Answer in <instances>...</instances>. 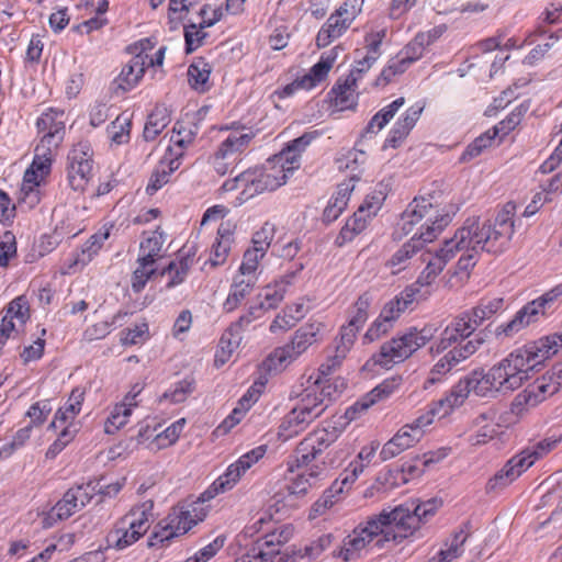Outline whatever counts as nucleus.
Segmentation results:
<instances>
[{
  "label": "nucleus",
  "mask_w": 562,
  "mask_h": 562,
  "mask_svg": "<svg viewBox=\"0 0 562 562\" xmlns=\"http://www.w3.org/2000/svg\"><path fill=\"white\" fill-rule=\"evenodd\" d=\"M330 371L331 370L328 371L325 369V373H323L319 370L323 378H318L313 385V389L317 391L321 398L324 400V404H327V406L335 401L347 386L346 381L342 378L338 376L334 380L326 378Z\"/></svg>",
  "instance_id": "nucleus-28"
},
{
  "label": "nucleus",
  "mask_w": 562,
  "mask_h": 562,
  "mask_svg": "<svg viewBox=\"0 0 562 562\" xmlns=\"http://www.w3.org/2000/svg\"><path fill=\"white\" fill-rule=\"evenodd\" d=\"M302 269L303 265L301 263L296 271L285 274L279 281H276L273 285H267L265 288L263 293L259 294L258 297H262L260 303L267 311L278 307V305L283 301L286 288L292 283V279L295 277V273Z\"/></svg>",
  "instance_id": "nucleus-25"
},
{
  "label": "nucleus",
  "mask_w": 562,
  "mask_h": 562,
  "mask_svg": "<svg viewBox=\"0 0 562 562\" xmlns=\"http://www.w3.org/2000/svg\"><path fill=\"white\" fill-rule=\"evenodd\" d=\"M403 379L401 375H394L385 379L382 383L376 385L370 393L364 395L361 400L357 401L352 406L347 408L346 417L355 419L358 413L367 411L375 402L385 400L391 396L402 384Z\"/></svg>",
  "instance_id": "nucleus-16"
},
{
  "label": "nucleus",
  "mask_w": 562,
  "mask_h": 562,
  "mask_svg": "<svg viewBox=\"0 0 562 562\" xmlns=\"http://www.w3.org/2000/svg\"><path fill=\"white\" fill-rule=\"evenodd\" d=\"M321 323H308L300 327L289 344L274 349L265 361L269 371H281L296 360L310 346L318 340Z\"/></svg>",
  "instance_id": "nucleus-7"
},
{
  "label": "nucleus",
  "mask_w": 562,
  "mask_h": 562,
  "mask_svg": "<svg viewBox=\"0 0 562 562\" xmlns=\"http://www.w3.org/2000/svg\"><path fill=\"white\" fill-rule=\"evenodd\" d=\"M195 134L196 132L192 128H187L182 123L177 122L170 136V143L179 148L177 153L183 154V149L193 142Z\"/></svg>",
  "instance_id": "nucleus-59"
},
{
  "label": "nucleus",
  "mask_w": 562,
  "mask_h": 562,
  "mask_svg": "<svg viewBox=\"0 0 562 562\" xmlns=\"http://www.w3.org/2000/svg\"><path fill=\"white\" fill-rule=\"evenodd\" d=\"M562 386V360L557 362L550 371L537 379L532 384L528 385L516 401L519 404L536 406L547 397L555 394Z\"/></svg>",
  "instance_id": "nucleus-11"
},
{
  "label": "nucleus",
  "mask_w": 562,
  "mask_h": 562,
  "mask_svg": "<svg viewBox=\"0 0 562 562\" xmlns=\"http://www.w3.org/2000/svg\"><path fill=\"white\" fill-rule=\"evenodd\" d=\"M211 67L203 60L192 63L188 68V79L191 87L200 92H205L209 87Z\"/></svg>",
  "instance_id": "nucleus-43"
},
{
  "label": "nucleus",
  "mask_w": 562,
  "mask_h": 562,
  "mask_svg": "<svg viewBox=\"0 0 562 562\" xmlns=\"http://www.w3.org/2000/svg\"><path fill=\"white\" fill-rule=\"evenodd\" d=\"M418 430L411 432L409 427H402L382 448L380 457L390 460L418 442Z\"/></svg>",
  "instance_id": "nucleus-24"
},
{
  "label": "nucleus",
  "mask_w": 562,
  "mask_h": 562,
  "mask_svg": "<svg viewBox=\"0 0 562 562\" xmlns=\"http://www.w3.org/2000/svg\"><path fill=\"white\" fill-rule=\"evenodd\" d=\"M156 267L153 260L138 257L137 267L133 272L131 286L135 293L144 290L147 281L156 273Z\"/></svg>",
  "instance_id": "nucleus-44"
},
{
  "label": "nucleus",
  "mask_w": 562,
  "mask_h": 562,
  "mask_svg": "<svg viewBox=\"0 0 562 562\" xmlns=\"http://www.w3.org/2000/svg\"><path fill=\"white\" fill-rule=\"evenodd\" d=\"M300 158L299 154L285 147L269 161L273 167L282 169L288 178L290 173L300 168Z\"/></svg>",
  "instance_id": "nucleus-50"
},
{
  "label": "nucleus",
  "mask_w": 562,
  "mask_h": 562,
  "mask_svg": "<svg viewBox=\"0 0 562 562\" xmlns=\"http://www.w3.org/2000/svg\"><path fill=\"white\" fill-rule=\"evenodd\" d=\"M389 542L398 544L402 542V536L391 520L389 510L383 509L380 514L357 525L344 538L341 546L331 552V557L344 562H351L368 555L374 549L385 548Z\"/></svg>",
  "instance_id": "nucleus-4"
},
{
  "label": "nucleus",
  "mask_w": 562,
  "mask_h": 562,
  "mask_svg": "<svg viewBox=\"0 0 562 562\" xmlns=\"http://www.w3.org/2000/svg\"><path fill=\"white\" fill-rule=\"evenodd\" d=\"M297 406L303 411L311 412V416L317 418L327 408V404H324V400L321 398L317 391L312 387L306 390Z\"/></svg>",
  "instance_id": "nucleus-51"
},
{
  "label": "nucleus",
  "mask_w": 562,
  "mask_h": 562,
  "mask_svg": "<svg viewBox=\"0 0 562 562\" xmlns=\"http://www.w3.org/2000/svg\"><path fill=\"white\" fill-rule=\"evenodd\" d=\"M558 445V440L543 439L531 447H527L517 456L524 459V464L529 469L538 459L550 452Z\"/></svg>",
  "instance_id": "nucleus-48"
},
{
  "label": "nucleus",
  "mask_w": 562,
  "mask_h": 562,
  "mask_svg": "<svg viewBox=\"0 0 562 562\" xmlns=\"http://www.w3.org/2000/svg\"><path fill=\"white\" fill-rule=\"evenodd\" d=\"M257 278L255 276L243 277L240 273L234 278L228 296L224 303L227 312L234 311L243 300L250 294Z\"/></svg>",
  "instance_id": "nucleus-27"
},
{
  "label": "nucleus",
  "mask_w": 562,
  "mask_h": 562,
  "mask_svg": "<svg viewBox=\"0 0 562 562\" xmlns=\"http://www.w3.org/2000/svg\"><path fill=\"white\" fill-rule=\"evenodd\" d=\"M244 189L241 194L246 199L266 191H274L286 182V175L280 168L268 161L262 167L249 168L243 171Z\"/></svg>",
  "instance_id": "nucleus-10"
},
{
  "label": "nucleus",
  "mask_w": 562,
  "mask_h": 562,
  "mask_svg": "<svg viewBox=\"0 0 562 562\" xmlns=\"http://www.w3.org/2000/svg\"><path fill=\"white\" fill-rule=\"evenodd\" d=\"M419 290L416 285L406 286L400 294L384 304L380 315L382 319L394 322L414 304Z\"/></svg>",
  "instance_id": "nucleus-23"
},
{
  "label": "nucleus",
  "mask_w": 562,
  "mask_h": 562,
  "mask_svg": "<svg viewBox=\"0 0 562 562\" xmlns=\"http://www.w3.org/2000/svg\"><path fill=\"white\" fill-rule=\"evenodd\" d=\"M499 127L494 126L492 130H488L484 134L476 137L471 144L468 145L465 150L463 151L460 160L463 162L470 161L471 159L481 155V153L492 145V142L499 134Z\"/></svg>",
  "instance_id": "nucleus-42"
},
{
  "label": "nucleus",
  "mask_w": 562,
  "mask_h": 562,
  "mask_svg": "<svg viewBox=\"0 0 562 562\" xmlns=\"http://www.w3.org/2000/svg\"><path fill=\"white\" fill-rule=\"evenodd\" d=\"M176 537H179V535L166 518L157 525L156 530L149 537L148 547L164 546L165 542Z\"/></svg>",
  "instance_id": "nucleus-55"
},
{
  "label": "nucleus",
  "mask_w": 562,
  "mask_h": 562,
  "mask_svg": "<svg viewBox=\"0 0 562 562\" xmlns=\"http://www.w3.org/2000/svg\"><path fill=\"white\" fill-rule=\"evenodd\" d=\"M349 26L335 14H330L326 23L321 27L316 36V45L319 48L328 46L334 40L340 37Z\"/></svg>",
  "instance_id": "nucleus-39"
},
{
  "label": "nucleus",
  "mask_w": 562,
  "mask_h": 562,
  "mask_svg": "<svg viewBox=\"0 0 562 562\" xmlns=\"http://www.w3.org/2000/svg\"><path fill=\"white\" fill-rule=\"evenodd\" d=\"M144 522L134 525L130 517L120 518L106 535L108 547L115 550H124L138 541L144 536Z\"/></svg>",
  "instance_id": "nucleus-15"
},
{
  "label": "nucleus",
  "mask_w": 562,
  "mask_h": 562,
  "mask_svg": "<svg viewBox=\"0 0 562 562\" xmlns=\"http://www.w3.org/2000/svg\"><path fill=\"white\" fill-rule=\"evenodd\" d=\"M427 37V44L430 43L431 35L418 34L413 42L405 47V56L401 59L391 60L390 64L381 71L375 80V86H386L394 76L403 74L407 67L417 60L424 49Z\"/></svg>",
  "instance_id": "nucleus-13"
},
{
  "label": "nucleus",
  "mask_w": 562,
  "mask_h": 562,
  "mask_svg": "<svg viewBox=\"0 0 562 562\" xmlns=\"http://www.w3.org/2000/svg\"><path fill=\"white\" fill-rule=\"evenodd\" d=\"M80 507L76 501V496L74 495L71 488H69L63 496V498L57 502V504L53 507V514L58 519H67L76 512H79Z\"/></svg>",
  "instance_id": "nucleus-53"
},
{
  "label": "nucleus",
  "mask_w": 562,
  "mask_h": 562,
  "mask_svg": "<svg viewBox=\"0 0 562 562\" xmlns=\"http://www.w3.org/2000/svg\"><path fill=\"white\" fill-rule=\"evenodd\" d=\"M194 380L186 378L182 381L176 383L173 389L165 392L160 401L165 398L175 404L182 403L194 391Z\"/></svg>",
  "instance_id": "nucleus-52"
},
{
  "label": "nucleus",
  "mask_w": 562,
  "mask_h": 562,
  "mask_svg": "<svg viewBox=\"0 0 562 562\" xmlns=\"http://www.w3.org/2000/svg\"><path fill=\"white\" fill-rule=\"evenodd\" d=\"M373 296L370 292H364L357 301L353 303V305L350 307V318L349 322L353 325L359 326L362 328V326L366 324L368 316H369V308L372 304Z\"/></svg>",
  "instance_id": "nucleus-49"
},
{
  "label": "nucleus",
  "mask_w": 562,
  "mask_h": 562,
  "mask_svg": "<svg viewBox=\"0 0 562 562\" xmlns=\"http://www.w3.org/2000/svg\"><path fill=\"white\" fill-rule=\"evenodd\" d=\"M67 160L68 186L74 191H85L92 178L93 171V161L89 147L85 144H78L69 151Z\"/></svg>",
  "instance_id": "nucleus-12"
},
{
  "label": "nucleus",
  "mask_w": 562,
  "mask_h": 562,
  "mask_svg": "<svg viewBox=\"0 0 562 562\" xmlns=\"http://www.w3.org/2000/svg\"><path fill=\"white\" fill-rule=\"evenodd\" d=\"M435 331L436 329L431 325L424 326L422 329L411 327L402 335L384 342L380 347V351L372 355L370 361L374 366L389 369L395 363L403 362L424 347L434 337Z\"/></svg>",
  "instance_id": "nucleus-6"
},
{
  "label": "nucleus",
  "mask_w": 562,
  "mask_h": 562,
  "mask_svg": "<svg viewBox=\"0 0 562 562\" xmlns=\"http://www.w3.org/2000/svg\"><path fill=\"white\" fill-rule=\"evenodd\" d=\"M165 233L157 228L140 243V255L139 257L153 260L156 263L157 258L160 257V251L165 243Z\"/></svg>",
  "instance_id": "nucleus-46"
},
{
  "label": "nucleus",
  "mask_w": 562,
  "mask_h": 562,
  "mask_svg": "<svg viewBox=\"0 0 562 562\" xmlns=\"http://www.w3.org/2000/svg\"><path fill=\"white\" fill-rule=\"evenodd\" d=\"M194 255H195L194 251L191 252V250H189L187 254H184L180 258L179 263L172 261L162 270V274H165V273L171 274L175 271L173 277L167 284L168 288H172L177 284H180L184 280V277L187 276V273L193 262Z\"/></svg>",
  "instance_id": "nucleus-47"
},
{
  "label": "nucleus",
  "mask_w": 562,
  "mask_h": 562,
  "mask_svg": "<svg viewBox=\"0 0 562 562\" xmlns=\"http://www.w3.org/2000/svg\"><path fill=\"white\" fill-rule=\"evenodd\" d=\"M405 99L403 97L397 98L389 105L381 109L378 113H375L372 119L369 121L362 137L368 134H375L381 131L397 113V111L404 105Z\"/></svg>",
  "instance_id": "nucleus-36"
},
{
  "label": "nucleus",
  "mask_w": 562,
  "mask_h": 562,
  "mask_svg": "<svg viewBox=\"0 0 562 562\" xmlns=\"http://www.w3.org/2000/svg\"><path fill=\"white\" fill-rule=\"evenodd\" d=\"M504 307L503 297L483 299L471 310L464 311L454 316L452 321L443 328L438 339L431 345V353H442L452 345L459 341H465L474 337L476 328L484 321L490 319Z\"/></svg>",
  "instance_id": "nucleus-5"
},
{
  "label": "nucleus",
  "mask_w": 562,
  "mask_h": 562,
  "mask_svg": "<svg viewBox=\"0 0 562 562\" xmlns=\"http://www.w3.org/2000/svg\"><path fill=\"white\" fill-rule=\"evenodd\" d=\"M131 413L132 412L128 407L116 404L105 423V432L114 434L116 430L123 427L127 423V418L130 417Z\"/></svg>",
  "instance_id": "nucleus-60"
},
{
  "label": "nucleus",
  "mask_w": 562,
  "mask_h": 562,
  "mask_svg": "<svg viewBox=\"0 0 562 562\" xmlns=\"http://www.w3.org/2000/svg\"><path fill=\"white\" fill-rule=\"evenodd\" d=\"M515 204L508 202L496 214L493 222L486 220L480 221V217H469L463 223L452 238L447 239L443 247L436 255L429 256V259L423 255V260L427 261L426 270L438 276L446 265L462 249L477 251L485 249L491 254L503 252L509 245L514 234Z\"/></svg>",
  "instance_id": "nucleus-1"
},
{
  "label": "nucleus",
  "mask_w": 562,
  "mask_h": 562,
  "mask_svg": "<svg viewBox=\"0 0 562 562\" xmlns=\"http://www.w3.org/2000/svg\"><path fill=\"white\" fill-rule=\"evenodd\" d=\"M326 476V468L322 465H314L307 472H303L294 477L288 486L290 494L304 495L308 488L315 485L318 481Z\"/></svg>",
  "instance_id": "nucleus-30"
},
{
  "label": "nucleus",
  "mask_w": 562,
  "mask_h": 562,
  "mask_svg": "<svg viewBox=\"0 0 562 562\" xmlns=\"http://www.w3.org/2000/svg\"><path fill=\"white\" fill-rule=\"evenodd\" d=\"M113 225L104 226L101 231L92 235L82 246L81 254L78 256L77 261L87 263L99 252L104 240L110 237Z\"/></svg>",
  "instance_id": "nucleus-41"
},
{
  "label": "nucleus",
  "mask_w": 562,
  "mask_h": 562,
  "mask_svg": "<svg viewBox=\"0 0 562 562\" xmlns=\"http://www.w3.org/2000/svg\"><path fill=\"white\" fill-rule=\"evenodd\" d=\"M339 484H331L323 495L314 503L312 512L315 516L323 515L327 509L331 508L337 502V496L340 494L338 490Z\"/></svg>",
  "instance_id": "nucleus-61"
},
{
  "label": "nucleus",
  "mask_w": 562,
  "mask_h": 562,
  "mask_svg": "<svg viewBox=\"0 0 562 562\" xmlns=\"http://www.w3.org/2000/svg\"><path fill=\"white\" fill-rule=\"evenodd\" d=\"M436 509L437 502L435 499L419 504L415 501H411L396 506L390 510L389 514L397 532L401 533L403 541L419 528L423 520L432 516Z\"/></svg>",
  "instance_id": "nucleus-9"
},
{
  "label": "nucleus",
  "mask_w": 562,
  "mask_h": 562,
  "mask_svg": "<svg viewBox=\"0 0 562 562\" xmlns=\"http://www.w3.org/2000/svg\"><path fill=\"white\" fill-rule=\"evenodd\" d=\"M170 153V157L167 155L159 161L156 169L153 171L149 182L146 187V192L148 194H154L157 192L162 186L168 183L170 175L176 171L179 166V159L182 157V153H173L172 147H168Z\"/></svg>",
  "instance_id": "nucleus-19"
},
{
  "label": "nucleus",
  "mask_w": 562,
  "mask_h": 562,
  "mask_svg": "<svg viewBox=\"0 0 562 562\" xmlns=\"http://www.w3.org/2000/svg\"><path fill=\"white\" fill-rule=\"evenodd\" d=\"M170 116L165 106H156L148 115L143 136L146 142H151L168 126Z\"/></svg>",
  "instance_id": "nucleus-37"
},
{
  "label": "nucleus",
  "mask_w": 562,
  "mask_h": 562,
  "mask_svg": "<svg viewBox=\"0 0 562 562\" xmlns=\"http://www.w3.org/2000/svg\"><path fill=\"white\" fill-rule=\"evenodd\" d=\"M363 0H346L334 13L342 20L347 26H350L353 20L362 10Z\"/></svg>",
  "instance_id": "nucleus-63"
},
{
  "label": "nucleus",
  "mask_w": 562,
  "mask_h": 562,
  "mask_svg": "<svg viewBox=\"0 0 562 562\" xmlns=\"http://www.w3.org/2000/svg\"><path fill=\"white\" fill-rule=\"evenodd\" d=\"M329 70V63L319 59V61L311 68L310 72L302 77V82L311 90L326 79Z\"/></svg>",
  "instance_id": "nucleus-58"
},
{
  "label": "nucleus",
  "mask_w": 562,
  "mask_h": 562,
  "mask_svg": "<svg viewBox=\"0 0 562 562\" xmlns=\"http://www.w3.org/2000/svg\"><path fill=\"white\" fill-rule=\"evenodd\" d=\"M292 536L293 529L290 526H281L267 533L263 543H257L256 546H262L265 550H274L273 547L288 542Z\"/></svg>",
  "instance_id": "nucleus-57"
},
{
  "label": "nucleus",
  "mask_w": 562,
  "mask_h": 562,
  "mask_svg": "<svg viewBox=\"0 0 562 562\" xmlns=\"http://www.w3.org/2000/svg\"><path fill=\"white\" fill-rule=\"evenodd\" d=\"M225 537L218 536L212 542L200 549L193 557L187 559V562H207L224 546Z\"/></svg>",
  "instance_id": "nucleus-64"
},
{
  "label": "nucleus",
  "mask_w": 562,
  "mask_h": 562,
  "mask_svg": "<svg viewBox=\"0 0 562 562\" xmlns=\"http://www.w3.org/2000/svg\"><path fill=\"white\" fill-rule=\"evenodd\" d=\"M527 469L524 464V459H520L517 454L509 459L506 464L491 477L486 484V492H497L519 477Z\"/></svg>",
  "instance_id": "nucleus-20"
},
{
  "label": "nucleus",
  "mask_w": 562,
  "mask_h": 562,
  "mask_svg": "<svg viewBox=\"0 0 562 562\" xmlns=\"http://www.w3.org/2000/svg\"><path fill=\"white\" fill-rule=\"evenodd\" d=\"M233 243V233L231 223H222L217 229V237L212 247V256L210 261L212 266L216 267L223 265L231 251Z\"/></svg>",
  "instance_id": "nucleus-29"
},
{
  "label": "nucleus",
  "mask_w": 562,
  "mask_h": 562,
  "mask_svg": "<svg viewBox=\"0 0 562 562\" xmlns=\"http://www.w3.org/2000/svg\"><path fill=\"white\" fill-rule=\"evenodd\" d=\"M52 409L53 407L49 400L38 401L31 405L26 412V416L31 419L30 425H32V427L42 425L52 413Z\"/></svg>",
  "instance_id": "nucleus-62"
},
{
  "label": "nucleus",
  "mask_w": 562,
  "mask_h": 562,
  "mask_svg": "<svg viewBox=\"0 0 562 562\" xmlns=\"http://www.w3.org/2000/svg\"><path fill=\"white\" fill-rule=\"evenodd\" d=\"M335 432L325 429L315 431L304 438L297 446L294 458L297 467L308 465L316 460L333 442Z\"/></svg>",
  "instance_id": "nucleus-14"
},
{
  "label": "nucleus",
  "mask_w": 562,
  "mask_h": 562,
  "mask_svg": "<svg viewBox=\"0 0 562 562\" xmlns=\"http://www.w3.org/2000/svg\"><path fill=\"white\" fill-rule=\"evenodd\" d=\"M334 540L335 536L333 533H324L303 548L304 554L308 560H314L329 549L333 546Z\"/></svg>",
  "instance_id": "nucleus-56"
},
{
  "label": "nucleus",
  "mask_w": 562,
  "mask_h": 562,
  "mask_svg": "<svg viewBox=\"0 0 562 562\" xmlns=\"http://www.w3.org/2000/svg\"><path fill=\"white\" fill-rule=\"evenodd\" d=\"M5 315L16 319L19 326H23L30 318V306L25 296H18L12 300L5 310Z\"/></svg>",
  "instance_id": "nucleus-54"
},
{
  "label": "nucleus",
  "mask_w": 562,
  "mask_h": 562,
  "mask_svg": "<svg viewBox=\"0 0 562 562\" xmlns=\"http://www.w3.org/2000/svg\"><path fill=\"white\" fill-rule=\"evenodd\" d=\"M311 412L302 411L297 405L293 407L283 418L280 430L286 432V437L297 435L315 418L310 415Z\"/></svg>",
  "instance_id": "nucleus-32"
},
{
  "label": "nucleus",
  "mask_w": 562,
  "mask_h": 562,
  "mask_svg": "<svg viewBox=\"0 0 562 562\" xmlns=\"http://www.w3.org/2000/svg\"><path fill=\"white\" fill-rule=\"evenodd\" d=\"M538 310L532 307V304L527 303L521 310H519L514 318L508 322L506 325H502L496 329L497 334H505L506 336H510L515 333H518L529 324L537 321Z\"/></svg>",
  "instance_id": "nucleus-35"
},
{
  "label": "nucleus",
  "mask_w": 562,
  "mask_h": 562,
  "mask_svg": "<svg viewBox=\"0 0 562 562\" xmlns=\"http://www.w3.org/2000/svg\"><path fill=\"white\" fill-rule=\"evenodd\" d=\"M131 117L122 113L108 126L106 132L112 143L116 145L125 144L130 140Z\"/></svg>",
  "instance_id": "nucleus-45"
},
{
  "label": "nucleus",
  "mask_w": 562,
  "mask_h": 562,
  "mask_svg": "<svg viewBox=\"0 0 562 562\" xmlns=\"http://www.w3.org/2000/svg\"><path fill=\"white\" fill-rule=\"evenodd\" d=\"M203 503L201 496L198 502L176 508L167 516V520L172 525L179 536L184 535L205 518L206 512L202 507Z\"/></svg>",
  "instance_id": "nucleus-17"
},
{
  "label": "nucleus",
  "mask_w": 562,
  "mask_h": 562,
  "mask_svg": "<svg viewBox=\"0 0 562 562\" xmlns=\"http://www.w3.org/2000/svg\"><path fill=\"white\" fill-rule=\"evenodd\" d=\"M146 57L143 54H137L123 67L121 74L115 79L119 89L126 92L138 83L145 72Z\"/></svg>",
  "instance_id": "nucleus-26"
},
{
  "label": "nucleus",
  "mask_w": 562,
  "mask_h": 562,
  "mask_svg": "<svg viewBox=\"0 0 562 562\" xmlns=\"http://www.w3.org/2000/svg\"><path fill=\"white\" fill-rule=\"evenodd\" d=\"M85 398V391L76 387L72 390L68 402L65 407L59 408L56 414L54 420L50 423L49 428H56L57 423L66 424L75 419V417L81 411V404Z\"/></svg>",
  "instance_id": "nucleus-34"
},
{
  "label": "nucleus",
  "mask_w": 562,
  "mask_h": 562,
  "mask_svg": "<svg viewBox=\"0 0 562 562\" xmlns=\"http://www.w3.org/2000/svg\"><path fill=\"white\" fill-rule=\"evenodd\" d=\"M485 341L486 334L484 330H480L473 338L452 345L450 347L451 349L439 358L430 369L428 376L424 382V389H429L440 382L442 378L456 366L474 355L485 344Z\"/></svg>",
  "instance_id": "nucleus-8"
},
{
  "label": "nucleus",
  "mask_w": 562,
  "mask_h": 562,
  "mask_svg": "<svg viewBox=\"0 0 562 562\" xmlns=\"http://www.w3.org/2000/svg\"><path fill=\"white\" fill-rule=\"evenodd\" d=\"M451 221L452 214L450 212L439 210L429 199L415 198L403 212L400 225L403 234L408 235L420 223L419 233L416 232L386 262L387 267L396 268L392 273L395 274L405 269L408 260L426 243H431Z\"/></svg>",
  "instance_id": "nucleus-2"
},
{
  "label": "nucleus",
  "mask_w": 562,
  "mask_h": 562,
  "mask_svg": "<svg viewBox=\"0 0 562 562\" xmlns=\"http://www.w3.org/2000/svg\"><path fill=\"white\" fill-rule=\"evenodd\" d=\"M472 392L481 397L492 396L498 392V384L492 380V369L487 373L482 371H473L469 374Z\"/></svg>",
  "instance_id": "nucleus-40"
},
{
  "label": "nucleus",
  "mask_w": 562,
  "mask_h": 562,
  "mask_svg": "<svg viewBox=\"0 0 562 562\" xmlns=\"http://www.w3.org/2000/svg\"><path fill=\"white\" fill-rule=\"evenodd\" d=\"M245 473L239 469L238 464H231L226 472L214 481L212 486L202 494V501L213 498L218 493H224L231 490L240 479L241 474Z\"/></svg>",
  "instance_id": "nucleus-33"
},
{
  "label": "nucleus",
  "mask_w": 562,
  "mask_h": 562,
  "mask_svg": "<svg viewBox=\"0 0 562 562\" xmlns=\"http://www.w3.org/2000/svg\"><path fill=\"white\" fill-rule=\"evenodd\" d=\"M357 180L358 178L351 177L350 179L338 184L335 195L331 196L323 212L324 223H333L344 212V210L348 205L350 194L355 189V182Z\"/></svg>",
  "instance_id": "nucleus-21"
},
{
  "label": "nucleus",
  "mask_w": 562,
  "mask_h": 562,
  "mask_svg": "<svg viewBox=\"0 0 562 562\" xmlns=\"http://www.w3.org/2000/svg\"><path fill=\"white\" fill-rule=\"evenodd\" d=\"M562 347V335H551L536 342L515 349L506 358L494 364L492 380L498 384V392L506 394L522 386L530 379V372L537 370Z\"/></svg>",
  "instance_id": "nucleus-3"
},
{
  "label": "nucleus",
  "mask_w": 562,
  "mask_h": 562,
  "mask_svg": "<svg viewBox=\"0 0 562 562\" xmlns=\"http://www.w3.org/2000/svg\"><path fill=\"white\" fill-rule=\"evenodd\" d=\"M360 329L361 328L357 325L352 326L350 322L341 327L340 338L336 345L334 356L329 357L327 362L321 366V371L323 373H325V369L329 371L338 368L341 364L342 360L346 358L347 353L353 346L357 334Z\"/></svg>",
  "instance_id": "nucleus-22"
},
{
  "label": "nucleus",
  "mask_w": 562,
  "mask_h": 562,
  "mask_svg": "<svg viewBox=\"0 0 562 562\" xmlns=\"http://www.w3.org/2000/svg\"><path fill=\"white\" fill-rule=\"evenodd\" d=\"M252 138L254 134L251 132L245 133L243 131H234L231 133L227 138L221 143L214 154L216 170L221 173H225L226 169L224 166H221L218 160H225L233 155L243 153L248 147Z\"/></svg>",
  "instance_id": "nucleus-18"
},
{
  "label": "nucleus",
  "mask_w": 562,
  "mask_h": 562,
  "mask_svg": "<svg viewBox=\"0 0 562 562\" xmlns=\"http://www.w3.org/2000/svg\"><path fill=\"white\" fill-rule=\"evenodd\" d=\"M472 392L470 376L461 379L451 390L450 395L436 403L443 407L441 416H446L453 407L460 406Z\"/></svg>",
  "instance_id": "nucleus-38"
},
{
  "label": "nucleus",
  "mask_w": 562,
  "mask_h": 562,
  "mask_svg": "<svg viewBox=\"0 0 562 562\" xmlns=\"http://www.w3.org/2000/svg\"><path fill=\"white\" fill-rule=\"evenodd\" d=\"M366 206L360 205L358 211L346 222L339 235L336 237L335 244L339 247L351 241L357 235L367 227V217L364 216Z\"/></svg>",
  "instance_id": "nucleus-31"
}]
</instances>
